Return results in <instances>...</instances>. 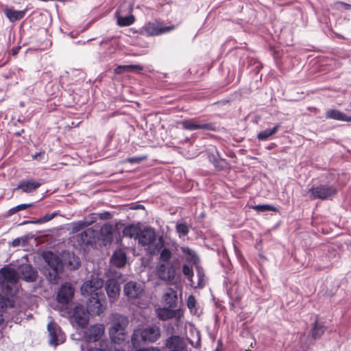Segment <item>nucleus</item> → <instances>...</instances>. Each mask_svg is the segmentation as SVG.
<instances>
[{
	"label": "nucleus",
	"instance_id": "f257e3e1",
	"mask_svg": "<svg viewBox=\"0 0 351 351\" xmlns=\"http://www.w3.org/2000/svg\"><path fill=\"white\" fill-rule=\"evenodd\" d=\"M161 336L160 328L152 324L145 328L135 330L132 336V343L135 348L139 346V338L144 343H154L158 341Z\"/></svg>",
	"mask_w": 351,
	"mask_h": 351
},
{
	"label": "nucleus",
	"instance_id": "f03ea898",
	"mask_svg": "<svg viewBox=\"0 0 351 351\" xmlns=\"http://www.w3.org/2000/svg\"><path fill=\"white\" fill-rule=\"evenodd\" d=\"M308 193L311 199H326L331 198L337 193V189L331 184H322L311 187L308 189Z\"/></svg>",
	"mask_w": 351,
	"mask_h": 351
},
{
	"label": "nucleus",
	"instance_id": "7ed1b4c3",
	"mask_svg": "<svg viewBox=\"0 0 351 351\" xmlns=\"http://www.w3.org/2000/svg\"><path fill=\"white\" fill-rule=\"evenodd\" d=\"M123 292L128 299L132 302L140 299L145 293V286L142 282L129 281L125 284Z\"/></svg>",
	"mask_w": 351,
	"mask_h": 351
},
{
	"label": "nucleus",
	"instance_id": "20e7f679",
	"mask_svg": "<svg viewBox=\"0 0 351 351\" xmlns=\"http://www.w3.org/2000/svg\"><path fill=\"white\" fill-rule=\"evenodd\" d=\"M104 285V280L98 277H92L90 280H86L81 287V292L84 295L95 296L102 294L100 292Z\"/></svg>",
	"mask_w": 351,
	"mask_h": 351
},
{
	"label": "nucleus",
	"instance_id": "39448f33",
	"mask_svg": "<svg viewBox=\"0 0 351 351\" xmlns=\"http://www.w3.org/2000/svg\"><path fill=\"white\" fill-rule=\"evenodd\" d=\"M182 128L185 130L193 131L203 130L206 131H216L217 127L213 123H207L196 119H184L181 122Z\"/></svg>",
	"mask_w": 351,
	"mask_h": 351
},
{
	"label": "nucleus",
	"instance_id": "423d86ee",
	"mask_svg": "<svg viewBox=\"0 0 351 351\" xmlns=\"http://www.w3.org/2000/svg\"><path fill=\"white\" fill-rule=\"evenodd\" d=\"M47 330L49 337V342L51 346L56 347L64 342L65 335L56 322L51 321L47 324Z\"/></svg>",
	"mask_w": 351,
	"mask_h": 351
},
{
	"label": "nucleus",
	"instance_id": "0eeeda50",
	"mask_svg": "<svg viewBox=\"0 0 351 351\" xmlns=\"http://www.w3.org/2000/svg\"><path fill=\"white\" fill-rule=\"evenodd\" d=\"M132 10V8L130 2H124L123 4L120 5V7L115 13V16L117 19V25L119 26H129L134 22V16L132 14H130L128 16H125L121 15L124 11H128L129 12H131Z\"/></svg>",
	"mask_w": 351,
	"mask_h": 351
},
{
	"label": "nucleus",
	"instance_id": "6e6552de",
	"mask_svg": "<svg viewBox=\"0 0 351 351\" xmlns=\"http://www.w3.org/2000/svg\"><path fill=\"white\" fill-rule=\"evenodd\" d=\"M87 308L90 312L100 315L106 308V300L104 294L91 296L87 302Z\"/></svg>",
	"mask_w": 351,
	"mask_h": 351
},
{
	"label": "nucleus",
	"instance_id": "1a4fd4ad",
	"mask_svg": "<svg viewBox=\"0 0 351 351\" xmlns=\"http://www.w3.org/2000/svg\"><path fill=\"white\" fill-rule=\"evenodd\" d=\"M156 273L158 278L165 281H171L176 274L173 263L157 264Z\"/></svg>",
	"mask_w": 351,
	"mask_h": 351
},
{
	"label": "nucleus",
	"instance_id": "9d476101",
	"mask_svg": "<svg viewBox=\"0 0 351 351\" xmlns=\"http://www.w3.org/2000/svg\"><path fill=\"white\" fill-rule=\"evenodd\" d=\"M156 313L157 317L162 321L172 318L180 319L183 315L181 309H173L170 307H159L156 309Z\"/></svg>",
	"mask_w": 351,
	"mask_h": 351
},
{
	"label": "nucleus",
	"instance_id": "9b49d317",
	"mask_svg": "<svg viewBox=\"0 0 351 351\" xmlns=\"http://www.w3.org/2000/svg\"><path fill=\"white\" fill-rule=\"evenodd\" d=\"M171 29H173V27L162 26V24L157 21L149 22L143 27L144 32L149 36H158L167 33Z\"/></svg>",
	"mask_w": 351,
	"mask_h": 351
},
{
	"label": "nucleus",
	"instance_id": "f8f14e48",
	"mask_svg": "<svg viewBox=\"0 0 351 351\" xmlns=\"http://www.w3.org/2000/svg\"><path fill=\"white\" fill-rule=\"evenodd\" d=\"M89 310L83 305H77L74 308L73 318L77 324L81 327L86 326L88 322Z\"/></svg>",
	"mask_w": 351,
	"mask_h": 351
},
{
	"label": "nucleus",
	"instance_id": "ddd939ff",
	"mask_svg": "<svg viewBox=\"0 0 351 351\" xmlns=\"http://www.w3.org/2000/svg\"><path fill=\"white\" fill-rule=\"evenodd\" d=\"M74 290L72 286L69 283L63 285L58 291L57 300L60 304H67L72 299Z\"/></svg>",
	"mask_w": 351,
	"mask_h": 351
},
{
	"label": "nucleus",
	"instance_id": "4468645a",
	"mask_svg": "<svg viewBox=\"0 0 351 351\" xmlns=\"http://www.w3.org/2000/svg\"><path fill=\"white\" fill-rule=\"evenodd\" d=\"M166 346L169 351H186V343L184 339L179 336L173 335L166 341Z\"/></svg>",
	"mask_w": 351,
	"mask_h": 351
},
{
	"label": "nucleus",
	"instance_id": "2eb2a0df",
	"mask_svg": "<svg viewBox=\"0 0 351 351\" xmlns=\"http://www.w3.org/2000/svg\"><path fill=\"white\" fill-rule=\"evenodd\" d=\"M105 328L102 324L91 326L86 332V339L88 341H99L104 334Z\"/></svg>",
	"mask_w": 351,
	"mask_h": 351
},
{
	"label": "nucleus",
	"instance_id": "dca6fc26",
	"mask_svg": "<svg viewBox=\"0 0 351 351\" xmlns=\"http://www.w3.org/2000/svg\"><path fill=\"white\" fill-rule=\"evenodd\" d=\"M138 243L144 246H150L156 240V234L153 228H148L141 230L138 237Z\"/></svg>",
	"mask_w": 351,
	"mask_h": 351
},
{
	"label": "nucleus",
	"instance_id": "f3484780",
	"mask_svg": "<svg viewBox=\"0 0 351 351\" xmlns=\"http://www.w3.org/2000/svg\"><path fill=\"white\" fill-rule=\"evenodd\" d=\"M41 182L33 179H25L21 180L16 189H20L26 193H31L34 192L38 188L41 186Z\"/></svg>",
	"mask_w": 351,
	"mask_h": 351
},
{
	"label": "nucleus",
	"instance_id": "a211bd4d",
	"mask_svg": "<svg viewBox=\"0 0 351 351\" xmlns=\"http://www.w3.org/2000/svg\"><path fill=\"white\" fill-rule=\"evenodd\" d=\"M0 278L5 283L15 284L19 280L16 271L10 267L5 266L0 269Z\"/></svg>",
	"mask_w": 351,
	"mask_h": 351
},
{
	"label": "nucleus",
	"instance_id": "6ab92c4d",
	"mask_svg": "<svg viewBox=\"0 0 351 351\" xmlns=\"http://www.w3.org/2000/svg\"><path fill=\"white\" fill-rule=\"evenodd\" d=\"M106 291L110 302H113L119 295L120 286L115 279H109L106 284Z\"/></svg>",
	"mask_w": 351,
	"mask_h": 351
},
{
	"label": "nucleus",
	"instance_id": "aec40b11",
	"mask_svg": "<svg viewBox=\"0 0 351 351\" xmlns=\"http://www.w3.org/2000/svg\"><path fill=\"white\" fill-rule=\"evenodd\" d=\"M21 278L27 282H33L36 280L37 273L32 267L28 265L20 267Z\"/></svg>",
	"mask_w": 351,
	"mask_h": 351
},
{
	"label": "nucleus",
	"instance_id": "412c9836",
	"mask_svg": "<svg viewBox=\"0 0 351 351\" xmlns=\"http://www.w3.org/2000/svg\"><path fill=\"white\" fill-rule=\"evenodd\" d=\"M126 260L127 258L125 252L118 250L113 253L111 258V263L117 267H122L125 265Z\"/></svg>",
	"mask_w": 351,
	"mask_h": 351
},
{
	"label": "nucleus",
	"instance_id": "4be33fe9",
	"mask_svg": "<svg viewBox=\"0 0 351 351\" xmlns=\"http://www.w3.org/2000/svg\"><path fill=\"white\" fill-rule=\"evenodd\" d=\"M326 117L341 121H351V116H347L338 110H329L326 112Z\"/></svg>",
	"mask_w": 351,
	"mask_h": 351
},
{
	"label": "nucleus",
	"instance_id": "5701e85b",
	"mask_svg": "<svg viewBox=\"0 0 351 351\" xmlns=\"http://www.w3.org/2000/svg\"><path fill=\"white\" fill-rule=\"evenodd\" d=\"M109 334L112 341L115 344H120L126 337L125 329L116 330L114 328H110Z\"/></svg>",
	"mask_w": 351,
	"mask_h": 351
},
{
	"label": "nucleus",
	"instance_id": "b1692460",
	"mask_svg": "<svg viewBox=\"0 0 351 351\" xmlns=\"http://www.w3.org/2000/svg\"><path fill=\"white\" fill-rule=\"evenodd\" d=\"M5 16L11 22H14L23 19L26 13V10H16L12 8H7L4 11Z\"/></svg>",
	"mask_w": 351,
	"mask_h": 351
},
{
	"label": "nucleus",
	"instance_id": "393cba45",
	"mask_svg": "<svg viewBox=\"0 0 351 351\" xmlns=\"http://www.w3.org/2000/svg\"><path fill=\"white\" fill-rule=\"evenodd\" d=\"M45 261L47 263L49 266L54 271H57L58 267L60 265L58 257L51 252H46L44 256Z\"/></svg>",
	"mask_w": 351,
	"mask_h": 351
},
{
	"label": "nucleus",
	"instance_id": "a878e982",
	"mask_svg": "<svg viewBox=\"0 0 351 351\" xmlns=\"http://www.w3.org/2000/svg\"><path fill=\"white\" fill-rule=\"evenodd\" d=\"M45 261L47 263L49 266L54 271H57L58 267L60 265L58 257L51 252H46L44 256Z\"/></svg>",
	"mask_w": 351,
	"mask_h": 351
},
{
	"label": "nucleus",
	"instance_id": "bb28decb",
	"mask_svg": "<svg viewBox=\"0 0 351 351\" xmlns=\"http://www.w3.org/2000/svg\"><path fill=\"white\" fill-rule=\"evenodd\" d=\"M95 237V231L93 228H87L80 234L82 244L88 245L91 243Z\"/></svg>",
	"mask_w": 351,
	"mask_h": 351
},
{
	"label": "nucleus",
	"instance_id": "cd10ccee",
	"mask_svg": "<svg viewBox=\"0 0 351 351\" xmlns=\"http://www.w3.org/2000/svg\"><path fill=\"white\" fill-rule=\"evenodd\" d=\"M128 324V319L125 316L117 315L114 317L110 328L116 330L125 329Z\"/></svg>",
	"mask_w": 351,
	"mask_h": 351
},
{
	"label": "nucleus",
	"instance_id": "c85d7f7f",
	"mask_svg": "<svg viewBox=\"0 0 351 351\" xmlns=\"http://www.w3.org/2000/svg\"><path fill=\"white\" fill-rule=\"evenodd\" d=\"M163 300L165 304L167 305L168 307L174 308L176 306L178 298L176 293L174 291H170L167 292L164 295Z\"/></svg>",
	"mask_w": 351,
	"mask_h": 351
},
{
	"label": "nucleus",
	"instance_id": "c756f323",
	"mask_svg": "<svg viewBox=\"0 0 351 351\" xmlns=\"http://www.w3.org/2000/svg\"><path fill=\"white\" fill-rule=\"evenodd\" d=\"M141 230L134 225L126 226L123 230L124 237L129 238L138 239Z\"/></svg>",
	"mask_w": 351,
	"mask_h": 351
},
{
	"label": "nucleus",
	"instance_id": "7c9ffc66",
	"mask_svg": "<svg viewBox=\"0 0 351 351\" xmlns=\"http://www.w3.org/2000/svg\"><path fill=\"white\" fill-rule=\"evenodd\" d=\"M180 250L183 254L186 255V261L189 263L196 265L198 262V257L196 256L194 251L189 248L188 247H181Z\"/></svg>",
	"mask_w": 351,
	"mask_h": 351
},
{
	"label": "nucleus",
	"instance_id": "2f4dec72",
	"mask_svg": "<svg viewBox=\"0 0 351 351\" xmlns=\"http://www.w3.org/2000/svg\"><path fill=\"white\" fill-rule=\"evenodd\" d=\"M171 251L167 248L163 247L161 249L160 252V256L158 258V264H167V263H173L171 261Z\"/></svg>",
	"mask_w": 351,
	"mask_h": 351
},
{
	"label": "nucleus",
	"instance_id": "473e14b6",
	"mask_svg": "<svg viewBox=\"0 0 351 351\" xmlns=\"http://www.w3.org/2000/svg\"><path fill=\"white\" fill-rule=\"evenodd\" d=\"M280 128L279 125H275L273 128L266 129L258 133L257 138L261 141H266L270 136L276 134Z\"/></svg>",
	"mask_w": 351,
	"mask_h": 351
},
{
	"label": "nucleus",
	"instance_id": "72a5a7b5",
	"mask_svg": "<svg viewBox=\"0 0 351 351\" xmlns=\"http://www.w3.org/2000/svg\"><path fill=\"white\" fill-rule=\"evenodd\" d=\"M324 326L322 324H319L317 321H316L311 331L313 337L314 339L320 337L324 332Z\"/></svg>",
	"mask_w": 351,
	"mask_h": 351
},
{
	"label": "nucleus",
	"instance_id": "f704fd0d",
	"mask_svg": "<svg viewBox=\"0 0 351 351\" xmlns=\"http://www.w3.org/2000/svg\"><path fill=\"white\" fill-rule=\"evenodd\" d=\"M107 343H108L107 341H101L100 343V347L99 348H90L88 349V351H123V350H120L115 347L114 348H112L113 346H112V343H110V346L108 348L107 346Z\"/></svg>",
	"mask_w": 351,
	"mask_h": 351
},
{
	"label": "nucleus",
	"instance_id": "c9c22d12",
	"mask_svg": "<svg viewBox=\"0 0 351 351\" xmlns=\"http://www.w3.org/2000/svg\"><path fill=\"white\" fill-rule=\"evenodd\" d=\"M143 69V67L140 65H123V66H119L115 69V72L117 73H120L123 72V71H141Z\"/></svg>",
	"mask_w": 351,
	"mask_h": 351
},
{
	"label": "nucleus",
	"instance_id": "e433bc0d",
	"mask_svg": "<svg viewBox=\"0 0 351 351\" xmlns=\"http://www.w3.org/2000/svg\"><path fill=\"white\" fill-rule=\"evenodd\" d=\"M183 274L191 282V286H195V282L193 280V271L192 267L188 264H184L182 268Z\"/></svg>",
	"mask_w": 351,
	"mask_h": 351
},
{
	"label": "nucleus",
	"instance_id": "4c0bfd02",
	"mask_svg": "<svg viewBox=\"0 0 351 351\" xmlns=\"http://www.w3.org/2000/svg\"><path fill=\"white\" fill-rule=\"evenodd\" d=\"M197 282H195V286H192L194 288H202L204 285V274L202 269L197 267Z\"/></svg>",
	"mask_w": 351,
	"mask_h": 351
},
{
	"label": "nucleus",
	"instance_id": "58836bf2",
	"mask_svg": "<svg viewBox=\"0 0 351 351\" xmlns=\"http://www.w3.org/2000/svg\"><path fill=\"white\" fill-rule=\"evenodd\" d=\"M100 232L101 236L104 237L105 239L109 240L112 238V227L107 224L101 226Z\"/></svg>",
	"mask_w": 351,
	"mask_h": 351
},
{
	"label": "nucleus",
	"instance_id": "ea45409f",
	"mask_svg": "<svg viewBox=\"0 0 351 351\" xmlns=\"http://www.w3.org/2000/svg\"><path fill=\"white\" fill-rule=\"evenodd\" d=\"M90 223L86 221H78L71 224V231L73 233L77 232L84 228L88 226Z\"/></svg>",
	"mask_w": 351,
	"mask_h": 351
},
{
	"label": "nucleus",
	"instance_id": "a19ab883",
	"mask_svg": "<svg viewBox=\"0 0 351 351\" xmlns=\"http://www.w3.org/2000/svg\"><path fill=\"white\" fill-rule=\"evenodd\" d=\"M252 208L258 212L276 211V208L269 204H260L252 206Z\"/></svg>",
	"mask_w": 351,
	"mask_h": 351
},
{
	"label": "nucleus",
	"instance_id": "79ce46f5",
	"mask_svg": "<svg viewBox=\"0 0 351 351\" xmlns=\"http://www.w3.org/2000/svg\"><path fill=\"white\" fill-rule=\"evenodd\" d=\"M176 230L180 237L186 235L189 232V228L184 223L177 224Z\"/></svg>",
	"mask_w": 351,
	"mask_h": 351
},
{
	"label": "nucleus",
	"instance_id": "37998d69",
	"mask_svg": "<svg viewBox=\"0 0 351 351\" xmlns=\"http://www.w3.org/2000/svg\"><path fill=\"white\" fill-rule=\"evenodd\" d=\"M196 300L195 297L191 295L187 300V306L191 310L193 311L195 308Z\"/></svg>",
	"mask_w": 351,
	"mask_h": 351
},
{
	"label": "nucleus",
	"instance_id": "c03bdc74",
	"mask_svg": "<svg viewBox=\"0 0 351 351\" xmlns=\"http://www.w3.org/2000/svg\"><path fill=\"white\" fill-rule=\"evenodd\" d=\"M7 302L5 299L0 295V311H2L6 306ZM3 322V318L1 314H0V324Z\"/></svg>",
	"mask_w": 351,
	"mask_h": 351
},
{
	"label": "nucleus",
	"instance_id": "a18cd8bd",
	"mask_svg": "<svg viewBox=\"0 0 351 351\" xmlns=\"http://www.w3.org/2000/svg\"><path fill=\"white\" fill-rule=\"evenodd\" d=\"M145 157H139V156H135V157H131L127 158V161L134 164V163H139L142 160H145Z\"/></svg>",
	"mask_w": 351,
	"mask_h": 351
},
{
	"label": "nucleus",
	"instance_id": "49530a36",
	"mask_svg": "<svg viewBox=\"0 0 351 351\" xmlns=\"http://www.w3.org/2000/svg\"><path fill=\"white\" fill-rule=\"evenodd\" d=\"M56 213L47 214V215H45L44 217H43L39 220V221L42 222V223L47 222V221L51 220L56 216Z\"/></svg>",
	"mask_w": 351,
	"mask_h": 351
},
{
	"label": "nucleus",
	"instance_id": "de8ad7c7",
	"mask_svg": "<svg viewBox=\"0 0 351 351\" xmlns=\"http://www.w3.org/2000/svg\"><path fill=\"white\" fill-rule=\"evenodd\" d=\"M190 331L192 332V333H195V338H196V343L197 344H199L200 343V335H199V332L195 329V328H193V326H191L190 327Z\"/></svg>",
	"mask_w": 351,
	"mask_h": 351
},
{
	"label": "nucleus",
	"instance_id": "09e8293b",
	"mask_svg": "<svg viewBox=\"0 0 351 351\" xmlns=\"http://www.w3.org/2000/svg\"><path fill=\"white\" fill-rule=\"evenodd\" d=\"M34 204H19L18 206H16V209L18 211H20V210H25L29 207H32L33 206Z\"/></svg>",
	"mask_w": 351,
	"mask_h": 351
},
{
	"label": "nucleus",
	"instance_id": "8fccbe9b",
	"mask_svg": "<svg viewBox=\"0 0 351 351\" xmlns=\"http://www.w3.org/2000/svg\"><path fill=\"white\" fill-rule=\"evenodd\" d=\"M135 351H160V350L156 347H149V348H139Z\"/></svg>",
	"mask_w": 351,
	"mask_h": 351
},
{
	"label": "nucleus",
	"instance_id": "3c124183",
	"mask_svg": "<svg viewBox=\"0 0 351 351\" xmlns=\"http://www.w3.org/2000/svg\"><path fill=\"white\" fill-rule=\"evenodd\" d=\"M337 5L338 7H343L345 9H351V5L348 4V3H343V2H338L337 3Z\"/></svg>",
	"mask_w": 351,
	"mask_h": 351
},
{
	"label": "nucleus",
	"instance_id": "603ef678",
	"mask_svg": "<svg viewBox=\"0 0 351 351\" xmlns=\"http://www.w3.org/2000/svg\"><path fill=\"white\" fill-rule=\"evenodd\" d=\"M21 241L19 238H16L12 241V246L17 247L20 245Z\"/></svg>",
	"mask_w": 351,
	"mask_h": 351
},
{
	"label": "nucleus",
	"instance_id": "864d4df0",
	"mask_svg": "<svg viewBox=\"0 0 351 351\" xmlns=\"http://www.w3.org/2000/svg\"><path fill=\"white\" fill-rule=\"evenodd\" d=\"M17 212H19V211L17 210L16 207L15 206V207L12 208H10L9 210L8 215H13V214H14V213H16Z\"/></svg>",
	"mask_w": 351,
	"mask_h": 351
},
{
	"label": "nucleus",
	"instance_id": "5fc2aeb1",
	"mask_svg": "<svg viewBox=\"0 0 351 351\" xmlns=\"http://www.w3.org/2000/svg\"><path fill=\"white\" fill-rule=\"evenodd\" d=\"M159 244H160V245H161V244H162V239H159V243H158V244H157V245H156V248H158V247Z\"/></svg>",
	"mask_w": 351,
	"mask_h": 351
},
{
	"label": "nucleus",
	"instance_id": "6e6d98bb",
	"mask_svg": "<svg viewBox=\"0 0 351 351\" xmlns=\"http://www.w3.org/2000/svg\"><path fill=\"white\" fill-rule=\"evenodd\" d=\"M188 340L191 345H194V342L190 338H188Z\"/></svg>",
	"mask_w": 351,
	"mask_h": 351
},
{
	"label": "nucleus",
	"instance_id": "4d7b16f0",
	"mask_svg": "<svg viewBox=\"0 0 351 351\" xmlns=\"http://www.w3.org/2000/svg\"><path fill=\"white\" fill-rule=\"evenodd\" d=\"M245 351H252V350H245Z\"/></svg>",
	"mask_w": 351,
	"mask_h": 351
}]
</instances>
